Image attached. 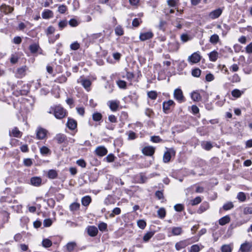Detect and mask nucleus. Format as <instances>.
I'll return each instance as SVG.
<instances>
[{"label": "nucleus", "mask_w": 252, "mask_h": 252, "mask_svg": "<svg viewBox=\"0 0 252 252\" xmlns=\"http://www.w3.org/2000/svg\"><path fill=\"white\" fill-rule=\"evenodd\" d=\"M48 113H53L55 117L58 119H63L66 116L65 110L61 106H56L51 108Z\"/></svg>", "instance_id": "f257e3e1"}, {"label": "nucleus", "mask_w": 252, "mask_h": 252, "mask_svg": "<svg viewBox=\"0 0 252 252\" xmlns=\"http://www.w3.org/2000/svg\"><path fill=\"white\" fill-rule=\"evenodd\" d=\"M175 152L173 149H169L165 152L163 156V161L164 163H168L170 161L172 155L174 156Z\"/></svg>", "instance_id": "f03ea898"}, {"label": "nucleus", "mask_w": 252, "mask_h": 252, "mask_svg": "<svg viewBox=\"0 0 252 252\" xmlns=\"http://www.w3.org/2000/svg\"><path fill=\"white\" fill-rule=\"evenodd\" d=\"M252 248V242L246 241L241 244L239 251L241 252H249Z\"/></svg>", "instance_id": "7ed1b4c3"}, {"label": "nucleus", "mask_w": 252, "mask_h": 252, "mask_svg": "<svg viewBox=\"0 0 252 252\" xmlns=\"http://www.w3.org/2000/svg\"><path fill=\"white\" fill-rule=\"evenodd\" d=\"M174 98L179 102H182L184 100V97L182 90L180 89H176L174 92Z\"/></svg>", "instance_id": "20e7f679"}, {"label": "nucleus", "mask_w": 252, "mask_h": 252, "mask_svg": "<svg viewBox=\"0 0 252 252\" xmlns=\"http://www.w3.org/2000/svg\"><path fill=\"white\" fill-rule=\"evenodd\" d=\"M47 131L42 127H38L36 130V137L38 139H43L46 136Z\"/></svg>", "instance_id": "39448f33"}, {"label": "nucleus", "mask_w": 252, "mask_h": 252, "mask_svg": "<svg viewBox=\"0 0 252 252\" xmlns=\"http://www.w3.org/2000/svg\"><path fill=\"white\" fill-rule=\"evenodd\" d=\"M154 34L152 32H147L140 33L139 39L141 41H144L152 38Z\"/></svg>", "instance_id": "423d86ee"}, {"label": "nucleus", "mask_w": 252, "mask_h": 252, "mask_svg": "<svg viewBox=\"0 0 252 252\" xmlns=\"http://www.w3.org/2000/svg\"><path fill=\"white\" fill-rule=\"evenodd\" d=\"M142 153L148 156H152L155 153V148L152 146H146L143 148Z\"/></svg>", "instance_id": "0eeeda50"}, {"label": "nucleus", "mask_w": 252, "mask_h": 252, "mask_svg": "<svg viewBox=\"0 0 252 252\" xmlns=\"http://www.w3.org/2000/svg\"><path fill=\"white\" fill-rule=\"evenodd\" d=\"M201 57L197 53L195 52L189 57L188 60L192 63H196L200 62Z\"/></svg>", "instance_id": "6e6552de"}, {"label": "nucleus", "mask_w": 252, "mask_h": 252, "mask_svg": "<svg viewBox=\"0 0 252 252\" xmlns=\"http://www.w3.org/2000/svg\"><path fill=\"white\" fill-rule=\"evenodd\" d=\"M222 10L219 8L211 12L208 16L212 19L218 18L221 14Z\"/></svg>", "instance_id": "1a4fd4ad"}, {"label": "nucleus", "mask_w": 252, "mask_h": 252, "mask_svg": "<svg viewBox=\"0 0 252 252\" xmlns=\"http://www.w3.org/2000/svg\"><path fill=\"white\" fill-rule=\"evenodd\" d=\"M175 104L174 102L172 100H169L167 101H164L162 103L163 110L165 113H167L168 111L170 109V107Z\"/></svg>", "instance_id": "9d476101"}, {"label": "nucleus", "mask_w": 252, "mask_h": 252, "mask_svg": "<svg viewBox=\"0 0 252 252\" xmlns=\"http://www.w3.org/2000/svg\"><path fill=\"white\" fill-rule=\"evenodd\" d=\"M107 153V150L104 146H99L95 149V154L100 157H103Z\"/></svg>", "instance_id": "9b49d317"}, {"label": "nucleus", "mask_w": 252, "mask_h": 252, "mask_svg": "<svg viewBox=\"0 0 252 252\" xmlns=\"http://www.w3.org/2000/svg\"><path fill=\"white\" fill-rule=\"evenodd\" d=\"M27 69L28 68L26 65L18 68L17 70V77L19 78H21L25 76Z\"/></svg>", "instance_id": "f8f14e48"}, {"label": "nucleus", "mask_w": 252, "mask_h": 252, "mask_svg": "<svg viewBox=\"0 0 252 252\" xmlns=\"http://www.w3.org/2000/svg\"><path fill=\"white\" fill-rule=\"evenodd\" d=\"M189 245L188 241L187 240L181 241L175 244V248L177 251H180V250L185 248Z\"/></svg>", "instance_id": "ddd939ff"}, {"label": "nucleus", "mask_w": 252, "mask_h": 252, "mask_svg": "<svg viewBox=\"0 0 252 252\" xmlns=\"http://www.w3.org/2000/svg\"><path fill=\"white\" fill-rule=\"evenodd\" d=\"M0 9L2 12L6 14L10 13L13 11V8L5 4L1 5V6H0Z\"/></svg>", "instance_id": "4468645a"}, {"label": "nucleus", "mask_w": 252, "mask_h": 252, "mask_svg": "<svg viewBox=\"0 0 252 252\" xmlns=\"http://www.w3.org/2000/svg\"><path fill=\"white\" fill-rule=\"evenodd\" d=\"M67 126L70 129L73 130L77 126V123L76 121L72 119H68Z\"/></svg>", "instance_id": "2eb2a0df"}, {"label": "nucleus", "mask_w": 252, "mask_h": 252, "mask_svg": "<svg viewBox=\"0 0 252 252\" xmlns=\"http://www.w3.org/2000/svg\"><path fill=\"white\" fill-rule=\"evenodd\" d=\"M31 183L34 186H39L41 184V179L38 177H34L31 179Z\"/></svg>", "instance_id": "dca6fc26"}, {"label": "nucleus", "mask_w": 252, "mask_h": 252, "mask_svg": "<svg viewBox=\"0 0 252 252\" xmlns=\"http://www.w3.org/2000/svg\"><path fill=\"white\" fill-rule=\"evenodd\" d=\"M66 138V136L64 134L61 133H59L57 134L56 137H55V139L57 141V142L59 144L63 143V142L65 141Z\"/></svg>", "instance_id": "f3484780"}, {"label": "nucleus", "mask_w": 252, "mask_h": 252, "mask_svg": "<svg viewBox=\"0 0 252 252\" xmlns=\"http://www.w3.org/2000/svg\"><path fill=\"white\" fill-rule=\"evenodd\" d=\"M179 48V44L176 41L170 43L169 44V49L170 51H177Z\"/></svg>", "instance_id": "a211bd4d"}, {"label": "nucleus", "mask_w": 252, "mask_h": 252, "mask_svg": "<svg viewBox=\"0 0 252 252\" xmlns=\"http://www.w3.org/2000/svg\"><path fill=\"white\" fill-rule=\"evenodd\" d=\"M53 16V12L49 9L45 10L42 13V17L43 19H49Z\"/></svg>", "instance_id": "6ab92c4d"}, {"label": "nucleus", "mask_w": 252, "mask_h": 252, "mask_svg": "<svg viewBox=\"0 0 252 252\" xmlns=\"http://www.w3.org/2000/svg\"><path fill=\"white\" fill-rule=\"evenodd\" d=\"M230 221V218L229 216H225L219 220V224L221 225H224Z\"/></svg>", "instance_id": "aec40b11"}, {"label": "nucleus", "mask_w": 252, "mask_h": 252, "mask_svg": "<svg viewBox=\"0 0 252 252\" xmlns=\"http://www.w3.org/2000/svg\"><path fill=\"white\" fill-rule=\"evenodd\" d=\"M109 107L110 109L113 111H116L117 110L119 107V103L116 101H110L109 102Z\"/></svg>", "instance_id": "412c9836"}, {"label": "nucleus", "mask_w": 252, "mask_h": 252, "mask_svg": "<svg viewBox=\"0 0 252 252\" xmlns=\"http://www.w3.org/2000/svg\"><path fill=\"white\" fill-rule=\"evenodd\" d=\"M47 176L50 179H54L57 177L58 173L56 170L51 169L48 171Z\"/></svg>", "instance_id": "4be33fe9"}, {"label": "nucleus", "mask_w": 252, "mask_h": 252, "mask_svg": "<svg viewBox=\"0 0 252 252\" xmlns=\"http://www.w3.org/2000/svg\"><path fill=\"white\" fill-rule=\"evenodd\" d=\"M209 57L210 61L215 62L218 59V53L216 51H213L209 54Z\"/></svg>", "instance_id": "5701e85b"}, {"label": "nucleus", "mask_w": 252, "mask_h": 252, "mask_svg": "<svg viewBox=\"0 0 252 252\" xmlns=\"http://www.w3.org/2000/svg\"><path fill=\"white\" fill-rule=\"evenodd\" d=\"M191 97L194 101H198L201 99V96L200 94L196 92H193L191 93Z\"/></svg>", "instance_id": "b1692460"}, {"label": "nucleus", "mask_w": 252, "mask_h": 252, "mask_svg": "<svg viewBox=\"0 0 252 252\" xmlns=\"http://www.w3.org/2000/svg\"><path fill=\"white\" fill-rule=\"evenodd\" d=\"M157 214H158V218L162 219L164 218L166 216V210L163 207L160 208L157 211Z\"/></svg>", "instance_id": "393cba45"}, {"label": "nucleus", "mask_w": 252, "mask_h": 252, "mask_svg": "<svg viewBox=\"0 0 252 252\" xmlns=\"http://www.w3.org/2000/svg\"><path fill=\"white\" fill-rule=\"evenodd\" d=\"M209 207V205L207 203H203L200 206L199 209L197 211V213L201 214L207 210Z\"/></svg>", "instance_id": "a878e982"}, {"label": "nucleus", "mask_w": 252, "mask_h": 252, "mask_svg": "<svg viewBox=\"0 0 252 252\" xmlns=\"http://www.w3.org/2000/svg\"><path fill=\"white\" fill-rule=\"evenodd\" d=\"M82 86L87 90H89L90 87L91 85V81L88 79H83L81 81Z\"/></svg>", "instance_id": "bb28decb"}, {"label": "nucleus", "mask_w": 252, "mask_h": 252, "mask_svg": "<svg viewBox=\"0 0 252 252\" xmlns=\"http://www.w3.org/2000/svg\"><path fill=\"white\" fill-rule=\"evenodd\" d=\"M115 203V198L110 195H108V196L105 199V203L106 205L114 204Z\"/></svg>", "instance_id": "cd10ccee"}, {"label": "nucleus", "mask_w": 252, "mask_h": 252, "mask_svg": "<svg viewBox=\"0 0 252 252\" xmlns=\"http://www.w3.org/2000/svg\"><path fill=\"white\" fill-rule=\"evenodd\" d=\"M221 252H231L232 248L230 244L223 245L221 247Z\"/></svg>", "instance_id": "c85d7f7f"}, {"label": "nucleus", "mask_w": 252, "mask_h": 252, "mask_svg": "<svg viewBox=\"0 0 252 252\" xmlns=\"http://www.w3.org/2000/svg\"><path fill=\"white\" fill-rule=\"evenodd\" d=\"M219 39V35L217 34H214L210 37L209 41L213 44H216L218 42Z\"/></svg>", "instance_id": "c756f323"}, {"label": "nucleus", "mask_w": 252, "mask_h": 252, "mask_svg": "<svg viewBox=\"0 0 252 252\" xmlns=\"http://www.w3.org/2000/svg\"><path fill=\"white\" fill-rule=\"evenodd\" d=\"M115 34L118 36H122L124 34V32L122 27L119 25L115 29Z\"/></svg>", "instance_id": "7c9ffc66"}, {"label": "nucleus", "mask_w": 252, "mask_h": 252, "mask_svg": "<svg viewBox=\"0 0 252 252\" xmlns=\"http://www.w3.org/2000/svg\"><path fill=\"white\" fill-rule=\"evenodd\" d=\"M76 246V244L74 242H69L66 244V249L69 252L72 251Z\"/></svg>", "instance_id": "2f4dec72"}, {"label": "nucleus", "mask_w": 252, "mask_h": 252, "mask_svg": "<svg viewBox=\"0 0 252 252\" xmlns=\"http://www.w3.org/2000/svg\"><path fill=\"white\" fill-rule=\"evenodd\" d=\"M172 233L174 235H179L182 233V229L180 227H174L172 229Z\"/></svg>", "instance_id": "473e14b6"}, {"label": "nucleus", "mask_w": 252, "mask_h": 252, "mask_svg": "<svg viewBox=\"0 0 252 252\" xmlns=\"http://www.w3.org/2000/svg\"><path fill=\"white\" fill-rule=\"evenodd\" d=\"M91 201V198L89 196H86L82 198V204L83 205L87 206H88Z\"/></svg>", "instance_id": "72a5a7b5"}, {"label": "nucleus", "mask_w": 252, "mask_h": 252, "mask_svg": "<svg viewBox=\"0 0 252 252\" xmlns=\"http://www.w3.org/2000/svg\"><path fill=\"white\" fill-rule=\"evenodd\" d=\"M13 136L15 137H21L22 136V133L20 131L17 127H14L11 131Z\"/></svg>", "instance_id": "f704fd0d"}, {"label": "nucleus", "mask_w": 252, "mask_h": 252, "mask_svg": "<svg viewBox=\"0 0 252 252\" xmlns=\"http://www.w3.org/2000/svg\"><path fill=\"white\" fill-rule=\"evenodd\" d=\"M42 246L45 248H49L52 245V242L48 239H44L42 242Z\"/></svg>", "instance_id": "c9c22d12"}, {"label": "nucleus", "mask_w": 252, "mask_h": 252, "mask_svg": "<svg viewBox=\"0 0 252 252\" xmlns=\"http://www.w3.org/2000/svg\"><path fill=\"white\" fill-rule=\"evenodd\" d=\"M39 48V46L37 44H33L30 46L29 49L32 53H35L37 52L38 49Z\"/></svg>", "instance_id": "e433bc0d"}, {"label": "nucleus", "mask_w": 252, "mask_h": 252, "mask_svg": "<svg viewBox=\"0 0 252 252\" xmlns=\"http://www.w3.org/2000/svg\"><path fill=\"white\" fill-rule=\"evenodd\" d=\"M201 73V70L198 68H196L192 70L191 75L195 77H199Z\"/></svg>", "instance_id": "4c0bfd02"}, {"label": "nucleus", "mask_w": 252, "mask_h": 252, "mask_svg": "<svg viewBox=\"0 0 252 252\" xmlns=\"http://www.w3.org/2000/svg\"><path fill=\"white\" fill-rule=\"evenodd\" d=\"M147 95L149 98L153 100H155L157 97V93L156 91H152L148 92Z\"/></svg>", "instance_id": "58836bf2"}, {"label": "nucleus", "mask_w": 252, "mask_h": 252, "mask_svg": "<svg viewBox=\"0 0 252 252\" xmlns=\"http://www.w3.org/2000/svg\"><path fill=\"white\" fill-rule=\"evenodd\" d=\"M154 233L153 232H148L143 236V240L145 242L148 241L151 237L154 235Z\"/></svg>", "instance_id": "ea45409f"}, {"label": "nucleus", "mask_w": 252, "mask_h": 252, "mask_svg": "<svg viewBox=\"0 0 252 252\" xmlns=\"http://www.w3.org/2000/svg\"><path fill=\"white\" fill-rule=\"evenodd\" d=\"M234 207V205L232 202H228L224 204L223 206V209L225 210H229Z\"/></svg>", "instance_id": "a19ab883"}, {"label": "nucleus", "mask_w": 252, "mask_h": 252, "mask_svg": "<svg viewBox=\"0 0 252 252\" xmlns=\"http://www.w3.org/2000/svg\"><path fill=\"white\" fill-rule=\"evenodd\" d=\"M237 199L240 201H245L246 199V196L245 194L243 192H240L238 193L237 196Z\"/></svg>", "instance_id": "79ce46f5"}, {"label": "nucleus", "mask_w": 252, "mask_h": 252, "mask_svg": "<svg viewBox=\"0 0 252 252\" xmlns=\"http://www.w3.org/2000/svg\"><path fill=\"white\" fill-rule=\"evenodd\" d=\"M68 22L67 20H62L59 22L58 23V26L60 30H62L63 28L66 27L67 25Z\"/></svg>", "instance_id": "37998d69"}, {"label": "nucleus", "mask_w": 252, "mask_h": 252, "mask_svg": "<svg viewBox=\"0 0 252 252\" xmlns=\"http://www.w3.org/2000/svg\"><path fill=\"white\" fill-rule=\"evenodd\" d=\"M137 225L141 229H144L146 226V222L143 220H139L137 222Z\"/></svg>", "instance_id": "c03bdc74"}, {"label": "nucleus", "mask_w": 252, "mask_h": 252, "mask_svg": "<svg viewBox=\"0 0 252 252\" xmlns=\"http://www.w3.org/2000/svg\"><path fill=\"white\" fill-rule=\"evenodd\" d=\"M203 148L206 150H210L213 146L210 142H205L202 144Z\"/></svg>", "instance_id": "a18cd8bd"}, {"label": "nucleus", "mask_w": 252, "mask_h": 252, "mask_svg": "<svg viewBox=\"0 0 252 252\" xmlns=\"http://www.w3.org/2000/svg\"><path fill=\"white\" fill-rule=\"evenodd\" d=\"M231 94L233 96L238 98L241 96L242 93L239 90L235 89L232 91Z\"/></svg>", "instance_id": "49530a36"}, {"label": "nucleus", "mask_w": 252, "mask_h": 252, "mask_svg": "<svg viewBox=\"0 0 252 252\" xmlns=\"http://www.w3.org/2000/svg\"><path fill=\"white\" fill-rule=\"evenodd\" d=\"M70 209L71 211H76L79 209L80 204L78 203H73L70 205Z\"/></svg>", "instance_id": "de8ad7c7"}, {"label": "nucleus", "mask_w": 252, "mask_h": 252, "mask_svg": "<svg viewBox=\"0 0 252 252\" xmlns=\"http://www.w3.org/2000/svg\"><path fill=\"white\" fill-rule=\"evenodd\" d=\"M87 232L88 234L92 236H94V226H90L87 228Z\"/></svg>", "instance_id": "09e8293b"}, {"label": "nucleus", "mask_w": 252, "mask_h": 252, "mask_svg": "<svg viewBox=\"0 0 252 252\" xmlns=\"http://www.w3.org/2000/svg\"><path fill=\"white\" fill-rule=\"evenodd\" d=\"M179 0H167V3L170 7H175L178 3Z\"/></svg>", "instance_id": "8fccbe9b"}, {"label": "nucleus", "mask_w": 252, "mask_h": 252, "mask_svg": "<svg viewBox=\"0 0 252 252\" xmlns=\"http://www.w3.org/2000/svg\"><path fill=\"white\" fill-rule=\"evenodd\" d=\"M201 200L202 199L201 197L199 196H197L191 201V204L192 206L197 205L201 202Z\"/></svg>", "instance_id": "3c124183"}, {"label": "nucleus", "mask_w": 252, "mask_h": 252, "mask_svg": "<svg viewBox=\"0 0 252 252\" xmlns=\"http://www.w3.org/2000/svg\"><path fill=\"white\" fill-rule=\"evenodd\" d=\"M107 225L106 223L104 222H100L98 224V227L99 229L101 231H104L106 230Z\"/></svg>", "instance_id": "603ef678"}, {"label": "nucleus", "mask_w": 252, "mask_h": 252, "mask_svg": "<svg viewBox=\"0 0 252 252\" xmlns=\"http://www.w3.org/2000/svg\"><path fill=\"white\" fill-rule=\"evenodd\" d=\"M68 24L71 27H75L79 25V22L75 19H71L69 21Z\"/></svg>", "instance_id": "864d4df0"}, {"label": "nucleus", "mask_w": 252, "mask_h": 252, "mask_svg": "<svg viewBox=\"0 0 252 252\" xmlns=\"http://www.w3.org/2000/svg\"><path fill=\"white\" fill-rule=\"evenodd\" d=\"M70 49L72 50H78L80 48V44L79 43L75 41L72 44H71L70 46Z\"/></svg>", "instance_id": "5fc2aeb1"}, {"label": "nucleus", "mask_w": 252, "mask_h": 252, "mask_svg": "<svg viewBox=\"0 0 252 252\" xmlns=\"http://www.w3.org/2000/svg\"><path fill=\"white\" fill-rule=\"evenodd\" d=\"M67 10V7L64 4L61 5L58 7V12L61 14L64 13Z\"/></svg>", "instance_id": "6e6d98bb"}, {"label": "nucleus", "mask_w": 252, "mask_h": 252, "mask_svg": "<svg viewBox=\"0 0 252 252\" xmlns=\"http://www.w3.org/2000/svg\"><path fill=\"white\" fill-rule=\"evenodd\" d=\"M141 23V20H139L137 18H134L132 22V25L134 27H137Z\"/></svg>", "instance_id": "4d7b16f0"}, {"label": "nucleus", "mask_w": 252, "mask_h": 252, "mask_svg": "<svg viewBox=\"0 0 252 252\" xmlns=\"http://www.w3.org/2000/svg\"><path fill=\"white\" fill-rule=\"evenodd\" d=\"M115 157L112 154H109L105 158L106 161L108 162H113L114 161Z\"/></svg>", "instance_id": "13d9d810"}, {"label": "nucleus", "mask_w": 252, "mask_h": 252, "mask_svg": "<svg viewBox=\"0 0 252 252\" xmlns=\"http://www.w3.org/2000/svg\"><path fill=\"white\" fill-rule=\"evenodd\" d=\"M200 250V249L197 245H193L190 247L189 252H199Z\"/></svg>", "instance_id": "bf43d9fd"}, {"label": "nucleus", "mask_w": 252, "mask_h": 252, "mask_svg": "<svg viewBox=\"0 0 252 252\" xmlns=\"http://www.w3.org/2000/svg\"><path fill=\"white\" fill-rule=\"evenodd\" d=\"M117 85L122 89H125L126 86V83L125 81L119 80L117 81Z\"/></svg>", "instance_id": "052dcab7"}, {"label": "nucleus", "mask_w": 252, "mask_h": 252, "mask_svg": "<svg viewBox=\"0 0 252 252\" xmlns=\"http://www.w3.org/2000/svg\"><path fill=\"white\" fill-rule=\"evenodd\" d=\"M121 212V211L120 208H115L112 211V213L110 214V217H114L115 215H119Z\"/></svg>", "instance_id": "680f3d73"}, {"label": "nucleus", "mask_w": 252, "mask_h": 252, "mask_svg": "<svg viewBox=\"0 0 252 252\" xmlns=\"http://www.w3.org/2000/svg\"><path fill=\"white\" fill-rule=\"evenodd\" d=\"M151 140L154 143H159L162 139L158 136H153L151 137Z\"/></svg>", "instance_id": "e2e57ef3"}, {"label": "nucleus", "mask_w": 252, "mask_h": 252, "mask_svg": "<svg viewBox=\"0 0 252 252\" xmlns=\"http://www.w3.org/2000/svg\"><path fill=\"white\" fill-rule=\"evenodd\" d=\"M243 213L245 215L252 214V207H246L244 208Z\"/></svg>", "instance_id": "0e129e2a"}, {"label": "nucleus", "mask_w": 252, "mask_h": 252, "mask_svg": "<svg viewBox=\"0 0 252 252\" xmlns=\"http://www.w3.org/2000/svg\"><path fill=\"white\" fill-rule=\"evenodd\" d=\"M55 31V28L52 26H50L48 27V28L47 29V31L46 32V33L47 35L53 34Z\"/></svg>", "instance_id": "69168bd1"}, {"label": "nucleus", "mask_w": 252, "mask_h": 252, "mask_svg": "<svg viewBox=\"0 0 252 252\" xmlns=\"http://www.w3.org/2000/svg\"><path fill=\"white\" fill-rule=\"evenodd\" d=\"M174 208L176 211L181 212L184 209V206L181 204H177L174 206Z\"/></svg>", "instance_id": "338daca9"}, {"label": "nucleus", "mask_w": 252, "mask_h": 252, "mask_svg": "<svg viewBox=\"0 0 252 252\" xmlns=\"http://www.w3.org/2000/svg\"><path fill=\"white\" fill-rule=\"evenodd\" d=\"M246 51L248 54L252 53V42L250 43L246 47Z\"/></svg>", "instance_id": "774afa93"}]
</instances>
